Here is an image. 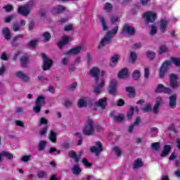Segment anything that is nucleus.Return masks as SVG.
I'll return each instance as SVG.
<instances>
[{"mask_svg":"<svg viewBox=\"0 0 180 180\" xmlns=\"http://www.w3.org/2000/svg\"><path fill=\"white\" fill-rule=\"evenodd\" d=\"M155 92L156 94H166L167 95H171V94H172V90L169 87L164 86L162 84H158L155 89Z\"/></svg>","mask_w":180,"mask_h":180,"instance_id":"423d86ee","label":"nucleus"},{"mask_svg":"<svg viewBox=\"0 0 180 180\" xmlns=\"http://www.w3.org/2000/svg\"><path fill=\"white\" fill-rule=\"evenodd\" d=\"M71 144H72V143H69V142H64L62 144V147L65 150H68L70 148V147L71 146Z\"/></svg>","mask_w":180,"mask_h":180,"instance_id":"4d7b16f0","label":"nucleus"},{"mask_svg":"<svg viewBox=\"0 0 180 180\" xmlns=\"http://www.w3.org/2000/svg\"><path fill=\"white\" fill-rule=\"evenodd\" d=\"M81 167L78 165H75L72 168L74 175H79V174H81Z\"/></svg>","mask_w":180,"mask_h":180,"instance_id":"4c0bfd02","label":"nucleus"},{"mask_svg":"<svg viewBox=\"0 0 180 180\" xmlns=\"http://www.w3.org/2000/svg\"><path fill=\"white\" fill-rule=\"evenodd\" d=\"M157 34V27L152 25L151 26V30H150V34L151 36H154V34Z\"/></svg>","mask_w":180,"mask_h":180,"instance_id":"69168bd1","label":"nucleus"},{"mask_svg":"<svg viewBox=\"0 0 180 180\" xmlns=\"http://www.w3.org/2000/svg\"><path fill=\"white\" fill-rule=\"evenodd\" d=\"M115 121L118 122L119 123H122V122L124 121V115L123 114H120L115 117Z\"/></svg>","mask_w":180,"mask_h":180,"instance_id":"a18cd8bd","label":"nucleus"},{"mask_svg":"<svg viewBox=\"0 0 180 180\" xmlns=\"http://www.w3.org/2000/svg\"><path fill=\"white\" fill-rule=\"evenodd\" d=\"M141 167H143V161L141 160V159H137L136 160H135L133 167L134 169H136L137 168H141Z\"/></svg>","mask_w":180,"mask_h":180,"instance_id":"473e14b6","label":"nucleus"},{"mask_svg":"<svg viewBox=\"0 0 180 180\" xmlns=\"http://www.w3.org/2000/svg\"><path fill=\"white\" fill-rule=\"evenodd\" d=\"M136 60H137V55H136V53L131 52L130 53V63L132 64H134L136 63Z\"/></svg>","mask_w":180,"mask_h":180,"instance_id":"ea45409f","label":"nucleus"},{"mask_svg":"<svg viewBox=\"0 0 180 180\" xmlns=\"http://www.w3.org/2000/svg\"><path fill=\"white\" fill-rule=\"evenodd\" d=\"M82 162L84 165V167H86V168H89L91 167H92V163L88 162V159L87 158H83L82 159Z\"/></svg>","mask_w":180,"mask_h":180,"instance_id":"49530a36","label":"nucleus"},{"mask_svg":"<svg viewBox=\"0 0 180 180\" xmlns=\"http://www.w3.org/2000/svg\"><path fill=\"white\" fill-rule=\"evenodd\" d=\"M35 23L34 21L31 20L28 23V30L30 32L34 29Z\"/></svg>","mask_w":180,"mask_h":180,"instance_id":"3c124183","label":"nucleus"},{"mask_svg":"<svg viewBox=\"0 0 180 180\" xmlns=\"http://www.w3.org/2000/svg\"><path fill=\"white\" fill-rule=\"evenodd\" d=\"M162 105V98L161 97H158L155 103V105L153 106V113L155 115H157L158 113V109L160 108V106Z\"/></svg>","mask_w":180,"mask_h":180,"instance_id":"aec40b11","label":"nucleus"},{"mask_svg":"<svg viewBox=\"0 0 180 180\" xmlns=\"http://www.w3.org/2000/svg\"><path fill=\"white\" fill-rule=\"evenodd\" d=\"M75 136H77L79 137V140L77 141V146H81V144H82V141L84 140V137L79 132H76L75 134Z\"/></svg>","mask_w":180,"mask_h":180,"instance_id":"c03bdc74","label":"nucleus"},{"mask_svg":"<svg viewBox=\"0 0 180 180\" xmlns=\"http://www.w3.org/2000/svg\"><path fill=\"white\" fill-rule=\"evenodd\" d=\"M119 17L113 15L111 17V23H116V22H119Z\"/></svg>","mask_w":180,"mask_h":180,"instance_id":"774afa93","label":"nucleus"},{"mask_svg":"<svg viewBox=\"0 0 180 180\" xmlns=\"http://www.w3.org/2000/svg\"><path fill=\"white\" fill-rule=\"evenodd\" d=\"M15 75L17 78H20L22 82H29V77L25 73H23L22 71L16 72Z\"/></svg>","mask_w":180,"mask_h":180,"instance_id":"5701e85b","label":"nucleus"},{"mask_svg":"<svg viewBox=\"0 0 180 180\" xmlns=\"http://www.w3.org/2000/svg\"><path fill=\"white\" fill-rule=\"evenodd\" d=\"M146 56L148 58H150V60H154V58H155V53L151 51H148L146 52Z\"/></svg>","mask_w":180,"mask_h":180,"instance_id":"37998d69","label":"nucleus"},{"mask_svg":"<svg viewBox=\"0 0 180 180\" xmlns=\"http://www.w3.org/2000/svg\"><path fill=\"white\" fill-rule=\"evenodd\" d=\"M24 36L22 34H20L15 37H13V47H18V44H16V42L18 41V40H19V39H23Z\"/></svg>","mask_w":180,"mask_h":180,"instance_id":"2f4dec72","label":"nucleus"},{"mask_svg":"<svg viewBox=\"0 0 180 180\" xmlns=\"http://www.w3.org/2000/svg\"><path fill=\"white\" fill-rule=\"evenodd\" d=\"M2 155H4V157H6L8 160H13V155H12V154L10 153L3 151Z\"/></svg>","mask_w":180,"mask_h":180,"instance_id":"8fccbe9b","label":"nucleus"},{"mask_svg":"<svg viewBox=\"0 0 180 180\" xmlns=\"http://www.w3.org/2000/svg\"><path fill=\"white\" fill-rule=\"evenodd\" d=\"M66 10H67V8L65 6L58 5L53 7L51 12L53 15H57V14L63 13V12H65Z\"/></svg>","mask_w":180,"mask_h":180,"instance_id":"a211bd4d","label":"nucleus"},{"mask_svg":"<svg viewBox=\"0 0 180 180\" xmlns=\"http://www.w3.org/2000/svg\"><path fill=\"white\" fill-rule=\"evenodd\" d=\"M168 51V48L165 45H162L159 48V54H164Z\"/></svg>","mask_w":180,"mask_h":180,"instance_id":"a19ab883","label":"nucleus"},{"mask_svg":"<svg viewBox=\"0 0 180 180\" xmlns=\"http://www.w3.org/2000/svg\"><path fill=\"white\" fill-rule=\"evenodd\" d=\"M172 63L175 67H180V58L171 57L170 60H165L159 70L160 78L162 79L165 77V74L171 68Z\"/></svg>","mask_w":180,"mask_h":180,"instance_id":"f257e3e1","label":"nucleus"},{"mask_svg":"<svg viewBox=\"0 0 180 180\" xmlns=\"http://www.w3.org/2000/svg\"><path fill=\"white\" fill-rule=\"evenodd\" d=\"M68 155L70 158H72L73 160H75V162H77V163L79 162V157H78V155H77L75 151L74 150L69 151Z\"/></svg>","mask_w":180,"mask_h":180,"instance_id":"cd10ccee","label":"nucleus"},{"mask_svg":"<svg viewBox=\"0 0 180 180\" xmlns=\"http://www.w3.org/2000/svg\"><path fill=\"white\" fill-rule=\"evenodd\" d=\"M61 40L63 41V43H65L66 44H69V43H70V37L66 36V35L63 36Z\"/></svg>","mask_w":180,"mask_h":180,"instance_id":"13d9d810","label":"nucleus"},{"mask_svg":"<svg viewBox=\"0 0 180 180\" xmlns=\"http://www.w3.org/2000/svg\"><path fill=\"white\" fill-rule=\"evenodd\" d=\"M41 56L44 61V65L42 66L44 71L51 70V67H53V60L49 59V58H47V55L45 53H41Z\"/></svg>","mask_w":180,"mask_h":180,"instance_id":"39448f33","label":"nucleus"},{"mask_svg":"<svg viewBox=\"0 0 180 180\" xmlns=\"http://www.w3.org/2000/svg\"><path fill=\"white\" fill-rule=\"evenodd\" d=\"M29 60H30V56L29 54L24 53L20 58V66L22 68H27V64H29Z\"/></svg>","mask_w":180,"mask_h":180,"instance_id":"f8f14e48","label":"nucleus"},{"mask_svg":"<svg viewBox=\"0 0 180 180\" xmlns=\"http://www.w3.org/2000/svg\"><path fill=\"white\" fill-rule=\"evenodd\" d=\"M112 8H113V6L110 4V3L109 2L105 3L104 6V10L106 11V12H110Z\"/></svg>","mask_w":180,"mask_h":180,"instance_id":"79ce46f5","label":"nucleus"},{"mask_svg":"<svg viewBox=\"0 0 180 180\" xmlns=\"http://www.w3.org/2000/svg\"><path fill=\"white\" fill-rule=\"evenodd\" d=\"M160 142L152 143L151 148L154 151H158L160 150Z\"/></svg>","mask_w":180,"mask_h":180,"instance_id":"58836bf2","label":"nucleus"},{"mask_svg":"<svg viewBox=\"0 0 180 180\" xmlns=\"http://www.w3.org/2000/svg\"><path fill=\"white\" fill-rule=\"evenodd\" d=\"M96 106L98 108H101L103 110H105L106 109V105H108V98L104 97L102 98H100L98 101L95 103Z\"/></svg>","mask_w":180,"mask_h":180,"instance_id":"f3484780","label":"nucleus"},{"mask_svg":"<svg viewBox=\"0 0 180 180\" xmlns=\"http://www.w3.org/2000/svg\"><path fill=\"white\" fill-rule=\"evenodd\" d=\"M171 150H172L171 145H165L163 147V151L160 153V157L163 158L167 157L169 153H171Z\"/></svg>","mask_w":180,"mask_h":180,"instance_id":"4be33fe9","label":"nucleus"},{"mask_svg":"<svg viewBox=\"0 0 180 180\" xmlns=\"http://www.w3.org/2000/svg\"><path fill=\"white\" fill-rule=\"evenodd\" d=\"M42 37L44 38V41L47 43V41H50V39H51V34H50V32H44L42 34Z\"/></svg>","mask_w":180,"mask_h":180,"instance_id":"72a5a7b5","label":"nucleus"},{"mask_svg":"<svg viewBox=\"0 0 180 180\" xmlns=\"http://www.w3.org/2000/svg\"><path fill=\"white\" fill-rule=\"evenodd\" d=\"M125 89L127 92H128L129 98H134V96H136V91L134 87L126 86Z\"/></svg>","mask_w":180,"mask_h":180,"instance_id":"c85d7f7f","label":"nucleus"},{"mask_svg":"<svg viewBox=\"0 0 180 180\" xmlns=\"http://www.w3.org/2000/svg\"><path fill=\"white\" fill-rule=\"evenodd\" d=\"M178 75L172 73L170 75V86L172 89H176L179 86V84H178Z\"/></svg>","mask_w":180,"mask_h":180,"instance_id":"2eb2a0df","label":"nucleus"},{"mask_svg":"<svg viewBox=\"0 0 180 180\" xmlns=\"http://www.w3.org/2000/svg\"><path fill=\"white\" fill-rule=\"evenodd\" d=\"M68 20H70V17L68 16L65 18H60V20H58V23H60V25H64V23H67Z\"/></svg>","mask_w":180,"mask_h":180,"instance_id":"09e8293b","label":"nucleus"},{"mask_svg":"<svg viewBox=\"0 0 180 180\" xmlns=\"http://www.w3.org/2000/svg\"><path fill=\"white\" fill-rule=\"evenodd\" d=\"M37 44V40H31L28 44L30 47H32V49H35Z\"/></svg>","mask_w":180,"mask_h":180,"instance_id":"5fc2aeb1","label":"nucleus"},{"mask_svg":"<svg viewBox=\"0 0 180 180\" xmlns=\"http://www.w3.org/2000/svg\"><path fill=\"white\" fill-rule=\"evenodd\" d=\"M167 27H168V20H167V19L162 18L160 21V32L162 33H165Z\"/></svg>","mask_w":180,"mask_h":180,"instance_id":"412c9836","label":"nucleus"},{"mask_svg":"<svg viewBox=\"0 0 180 180\" xmlns=\"http://www.w3.org/2000/svg\"><path fill=\"white\" fill-rule=\"evenodd\" d=\"M81 50H82V46L80 45H78L75 48H72V49L65 52L64 56H66L67 57H71V56H75L77 54H79V53H81Z\"/></svg>","mask_w":180,"mask_h":180,"instance_id":"9d476101","label":"nucleus"},{"mask_svg":"<svg viewBox=\"0 0 180 180\" xmlns=\"http://www.w3.org/2000/svg\"><path fill=\"white\" fill-rule=\"evenodd\" d=\"M2 33L5 37L6 40H11V30H9L8 27H5L4 28H3Z\"/></svg>","mask_w":180,"mask_h":180,"instance_id":"bb28decb","label":"nucleus"},{"mask_svg":"<svg viewBox=\"0 0 180 180\" xmlns=\"http://www.w3.org/2000/svg\"><path fill=\"white\" fill-rule=\"evenodd\" d=\"M98 18L101 22L103 30H108V25H106V21L105 20V18H103V16L102 15H99Z\"/></svg>","mask_w":180,"mask_h":180,"instance_id":"c9c22d12","label":"nucleus"},{"mask_svg":"<svg viewBox=\"0 0 180 180\" xmlns=\"http://www.w3.org/2000/svg\"><path fill=\"white\" fill-rule=\"evenodd\" d=\"M133 115H134V107L130 106L129 110L127 112V117L128 120H131V119H133Z\"/></svg>","mask_w":180,"mask_h":180,"instance_id":"c756f323","label":"nucleus"},{"mask_svg":"<svg viewBox=\"0 0 180 180\" xmlns=\"http://www.w3.org/2000/svg\"><path fill=\"white\" fill-rule=\"evenodd\" d=\"M143 112H151V104H148L145 105V107L143 108Z\"/></svg>","mask_w":180,"mask_h":180,"instance_id":"e2e57ef3","label":"nucleus"},{"mask_svg":"<svg viewBox=\"0 0 180 180\" xmlns=\"http://www.w3.org/2000/svg\"><path fill=\"white\" fill-rule=\"evenodd\" d=\"M77 106L78 108H86V106H88L86 97H82V98L79 99Z\"/></svg>","mask_w":180,"mask_h":180,"instance_id":"a878e982","label":"nucleus"},{"mask_svg":"<svg viewBox=\"0 0 180 180\" xmlns=\"http://www.w3.org/2000/svg\"><path fill=\"white\" fill-rule=\"evenodd\" d=\"M141 75V74L140 73L139 70H135L132 73V78L134 79V81H139V79H140Z\"/></svg>","mask_w":180,"mask_h":180,"instance_id":"f704fd0d","label":"nucleus"},{"mask_svg":"<svg viewBox=\"0 0 180 180\" xmlns=\"http://www.w3.org/2000/svg\"><path fill=\"white\" fill-rule=\"evenodd\" d=\"M74 29L72 24H69L68 25L65 26L64 31L65 32H71Z\"/></svg>","mask_w":180,"mask_h":180,"instance_id":"6e6d98bb","label":"nucleus"},{"mask_svg":"<svg viewBox=\"0 0 180 180\" xmlns=\"http://www.w3.org/2000/svg\"><path fill=\"white\" fill-rule=\"evenodd\" d=\"M4 9H5L6 12L9 13L12 12L13 10V6H11V4L6 5L3 7Z\"/></svg>","mask_w":180,"mask_h":180,"instance_id":"603ef678","label":"nucleus"},{"mask_svg":"<svg viewBox=\"0 0 180 180\" xmlns=\"http://www.w3.org/2000/svg\"><path fill=\"white\" fill-rule=\"evenodd\" d=\"M15 124L18 127H25V124L21 120H15Z\"/></svg>","mask_w":180,"mask_h":180,"instance_id":"0e129e2a","label":"nucleus"},{"mask_svg":"<svg viewBox=\"0 0 180 180\" xmlns=\"http://www.w3.org/2000/svg\"><path fill=\"white\" fill-rule=\"evenodd\" d=\"M169 106L170 109L176 108V94H173L169 97Z\"/></svg>","mask_w":180,"mask_h":180,"instance_id":"6ab92c4d","label":"nucleus"},{"mask_svg":"<svg viewBox=\"0 0 180 180\" xmlns=\"http://www.w3.org/2000/svg\"><path fill=\"white\" fill-rule=\"evenodd\" d=\"M95 146H91L90 148V151L91 153H94L96 154V157H99V155H101V153L103 151V146L101 141H96L95 143Z\"/></svg>","mask_w":180,"mask_h":180,"instance_id":"1a4fd4ad","label":"nucleus"},{"mask_svg":"<svg viewBox=\"0 0 180 180\" xmlns=\"http://www.w3.org/2000/svg\"><path fill=\"white\" fill-rule=\"evenodd\" d=\"M112 151L115 153L117 157H120V155H122V150H120V148H119L118 146L112 148Z\"/></svg>","mask_w":180,"mask_h":180,"instance_id":"de8ad7c7","label":"nucleus"},{"mask_svg":"<svg viewBox=\"0 0 180 180\" xmlns=\"http://www.w3.org/2000/svg\"><path fill=\"white\" fill-rule=\"evenodd\" d=\"M148 77H150V70H148V68H144V78L146 79H148Z\"/></svg>","mask_w":180,"mask_h":180,"instance_id":"052dcab7","label":"nucleus"},{"mask_svg":"<svg viewBox=\"0 0 180 180\" xmlns=\"http://www.w3.org/2000/svg\"><path fill=\"white\" fill-rule=\"evenodd\" d=\"M81 64V57L77 56L73 63V65H79Z\"/></svg>","mask_w":180,"mask_h":180,"instance_id":"338daca9","label":"nucleus"},{"mask_svg":"<svg viewBox=\"0 0 180 180\" xmlns=\"http://www.w3.org/2000/svg\"><path fill=\"white\" fill-rule=\"evenodd\" d=\"M94 132L95 128L94 127V121L91 119H89L86 124L83 127L82 133L85 136H92Z\"/></svg>","mask_w":180,"mask_h":180,"instance_id":"f03ea898","label":"nucleus"},{"mask_svg":"<svg viewBox=\"0 0 180 180\" xmlns=\"http://www.w3.org/2000/svg\"><path fill=\"white\" fill-rule=\"evenodd\" d=\"M119 58L120 56L119 55H114L110 58V67H116L119 64Z\"/></svg>","mask_w":180,"mask_h":180,"instance_id":"b1692460","label":"nucleus"},{"mask_svg":"<svg viewBox=\"0 0 180 180\" xmlns=\"http://www.w3.org/2000/svg\"><path fill=\"white\" fill-rule=\"evenodd\" d=\"M43 103H44V96H39L35 101V105L33 108L34 113H39L40 110H41Z\"/></svg>","mask_w":180,"mask_h":180,"instance_id":"0eeeda50","label":"nucleus"},{"mask_svg":"<svg viewBox=\"0 0 180 180\" xmlns=\"http://www.w3.org/2000/svg\"><path fill=\"white\" fill-rule=\"evenodd\" d=\"M32 158V156L30 155L22 156L21 158V160L22 162H27L28 161H30V159Z\"/></svg>","mask_w":180,"mask_h":180,"instance_id":"864d4df0","label":"nucleus"},{"mask_svg":"<svg viewBox=\"0 0 180 180\" xmlns=\"http://www.w3.org/2000/svg\"><path fill=\"white\" fill-rule=\"evenodd\" d=\"M37 176L39 178V179H42V178H44V176H46V173L44 171H39L37 173Z\"/></svg>","mask_w":180,"mask_h":180,"instance_id":"680f3d73","label":"nucleus"},{"mask_svg":"<svg viewBox=\"0 0 180 180\" xmlns=\"http://www.w3.org/2000/svg\"><path fill=\"white\" fill-rule=\"evenodd\" d=\"M122 33H126L129 36H134L136 34V29L132 26L124 25L122 27Z\"/></svg>","mask_w":180,"mask_h":180,"instance_id":"4468645a","label":"nucleus"},{"mask_svg":"<svg viewBox=\"0 0 180 180\" xmlns=\"http://www.w3.org/2000/svg\"><path fill=\"white\" fill-rule=\"evenodd\" d=\"M96 85L94 92L96 95H99L102 92L103 86H105V80L103 78H100L98 84H96Z\"/></svg>","mask_w":180,"mask_h":180,"instance_id":"ddd939ff","label":"nucleus"},{"mask_svg":"<svg viewBox=\"0 0 180 180\" xmlns=\"http://www.w3.org/2000/svg\"><path fill=\"white\" fill-rule=\"evenodd\" d=\"M46 146H47V142L46 141H41L38 146L39 150L43 151L46 148Z\"/></svg>","mask_w":180,"mask_h":180,"instance_id":"e433bc0d","label":"nucleus"},{"mask_svg":"<svg viewBox=\"0 0 180 180\" xmlns=\"http://www.w3.org/2000/svg\"><path fill=\"white\" fill-rule=\"evenodd\" d=\"M18 12L20 15H22V16H27L29 13H30V6L29 4H27L25 6H20L18 7Z\"/></svg>","mask_w":180,"mask_h":180,"instance_id":"dca6fc26","label":"nucleus"},{"mask_svg":"<svg viewBox=\"0 0 180 180\" xmlns=\"http://www.w3.org/2000/svg\"><path fill=\"white\" fill-rule=\"evenodd\" d=\"M100 72L101 70L96 67H94L89 72V75L94 78L96 84H99V81H101V79H99Z\"/></svg>","mask_w":180,"mask_h":180,"instance_id":"9b49d317","label":"nucleus"},{"mask_svg":"<svg viewBox=\"0 0 180 180\" xmlns=\"http://www.w3.org/2000/svg\"><path fill=\"white\" fill-rule=\"evenodd\" d=\"M143 18L146 23H154L157 19V13L153 11H146L143 13Z\"/></svg>","mask_w":180,"mask_h":180,"instance_id":"6e6552de","label":"nucleus"},{"mask_svg":"<svg viewBox=\"0 0 180 180\" xmlns=\"http://www.w3.org/2000/svg\"><path fill=\"white\" fill-rule=\"evenodd\" d=\"M12 29L13 32H18V30H20V25L19 24H13L12 25Z\"/></svg>","mask_w":180,"mask_h":180,"instance_id":"bf43d9fd","label":"nucleus"},{"mask_svg":"<svg viewBox=\"0 0 180 180\" xmlns=\"http://www.w3.org/2000/svg\"><path fill=\"white\" fill-rule=\"evenodd\" d=\"M49 139L52 143H56V141H57V133L53 130H51Z\"/></svg>","mask_w":180,"mask_h":180,"instance_id":"7c9ffc66","label":"nucleus"},{"mask_svg":"<svg viewBox=\"0 0 180 180\" xmlns=\"http://www.w3.org/2000/svg\"><path fill=\"white\" fill-rule=\"evenodd\" d=\"M112 33L110 32H107L105 36L101 39L98 44V49L101 50L102 47H105V46L110 44L112 43Z\"/></svg>","mask_w":180,"mask_h":180,"instance_id":"20e7f679","label":"nucleus"},{"mask_svg":"<svg viewBox=\"0 0 180 180\" xmlns=\"http://www.w3.org/2000/svg\"><path fill=\"white\" fill-rule=\"evenodd\" d=\"M108 92L112 96H116L117 95V80L112 79L107 87Z\"/></svg>","mask_w":180,"mask_h":180,"instance_id":"7ed1b4c3","label":"nucleus"},{"mask_svg":"<svg viewBox=\"0 0 180 180\" xmlns=\"http://www.w3.org/2000/svg\"><path fill=\"white\" fill-rule=\"evenodd\" d=\"M129 77V70L126 68L122 69L118 73V78L124 79Z\"/></svg>","mask_w":180,"mask_h":180,"instance_id":"393cba45","label":"nucleus"}]
</instances>
